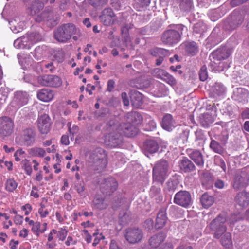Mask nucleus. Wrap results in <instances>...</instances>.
<instances>
[{
	"mask_svg": "<svg viewBox=\"0 0 249 249\" xmlns=\"http://www.w3.org/2000/svg\"><path fill=\"white\" fill-rule=\"evenodd\" d=\"M14 46L17 49H24L27 48V46L26 45H23L21 42V39L18 38L14 41Z\"/></svg>",
	"mask_w": 249,
	"mask_h": 249,
	"instance_id": "60",
	"label": "nucleus"
},
{
	"mask_svg": "<svg viewBox=\"0 0 249 249\" xmlns=\"http://www.w3.org/2000/svg\"><path fill=\"white\" fill-rule=\"evenodd\" d=\"M178 166L182 172H190L195 169L194 163L188 158L184 157L178 161Z\"/></svg>",
	"mask_w": 249,
	"mask_h": 249,
	"instance_id": "19",
	"label": "nucleus"
},
{
	"mask_svg": "<svg viewBox=\"0 0 249 249\" xmlns=\"http://www.w3.org/2000/svg\"><path fill=\"white\" fill-rule=\"evenodd\" d=\"M171 29L164 31L161 39L162 42L167 45H173L178 43L181 39L182 31L187 28L182 24L171 26Z\"/></svg>",
	"mask_w": 249,
	"mask_h": 249,
	"instance_id": "4",
	"label": "nucleus"
},
{
	"mask_svg": "<svg viewBox=\"0 0 249 249\" xmlns=\"http://www.w3.org/2000/svg\"><path fill=\"white\" fill-rule=\"evenodd\" d=\"M21 209L25 211V214L28 215L31 213L32 210V207L30 204H26V205L21 207Z\"/></svg>",
	"mask_w": 249,
	"mask_h": 249,
	"instance_id": "62",
	"label": "nucleus"
},
{
	"mask_svg": "<svg viewBox=\"0 0 249 249\" xmlns=\"http://www.w3.org/2000/svg\"><path fill=\"white\" fill-rule=\"evenodd\" d=\"M150 53L152 56L156 57L166 56L169 54V52L168 50L160 48H155L152 49L150 50Z\"/></svg>",
	"mask_w": 249,
	"mask_h": 249,
	"instance_id": "34",
	"label": "nucleus"
},
{
	"mask_svg": "<svg viewBox=\"0 0 249 249\" xmlns=\"http://www.w3.org/2000/svg\"><path fill=\"white\" fill-rule=\"evenodd\" d=\"M9 23L11 30L14 33H18L23 30L24 23L20 20L18 18L11 20Z\"/></svg>",
	"mask_w": 249,
	"mask_h": 249,
	"instance_id": "27",
	"label": "nucleus"
},
{
	"mask_svg": "<svg viewBox=\"0 0 249 249\" xmlns=\"http://www.w3.org/2000/svg\"><path fill=\"white\" fill-rule=\"evenodd\" d=\"M44 6V3L38 1L34 2L31 6L29 8L30 14L35 15L38 13L40 10L42 9Z\"/></svg>",
	"mask_w": 249,
	"mask_h": 249,
	"instance_id": "36",
	"label": "nucleus"
},
{
	"mask_svg": "<svg viewBox=\"0 0 249 249\" xmlns=\"http://www.w3.org/2000/svg\"><path fill=\"white\" fill-rule=\"evenodd\" d=\"M100 19L105 26H110L114 24L116 20V17L111 8L105 9L100 15Z\"/></svg>",
	"mask_w": 249,
	"mask_h": 249,
	"instance_id": "14",
	"label": "nucleus"
},
{
	"mask_svg": "<svg viewBox=\"0 0 249 249\" xmlns=\"http://www.w3.org/2000/svg\"><path fill=\"white\" fill-rule=\"evenodd\" d=\"M144 146L145 150L150 153H154L159 149L158 144L154 140H149L146 141Z\"/></svg>",
	"mask_w": 249,
	"mask_h": 249,
	"instance_id": "30",
	"label": "nucleus"
},
{
	"mask_svg": "<svg viewBox=\"0 0 249 249\" xmlns=\"http://www.w3.org/2000/svg\"><path fill=\"white\" fill-rule=\"evenodd\" d=\"M89 4L95 8L101 7L107 3L108 0H88Z\"/></svg>",
	"mask_w": 249,
	"mask_h": 249,
	"instance_id": "44",
	"label": "nucleus"
},
{
	"mask_svg": "<svg viewBox=\"0 0 249 249\" xmlns=\"http://www.w3.org/2000/svg\"><path fill=\"white\" fill-rule=\"evenodd\" d=\"M229 138V135L226 131H223L221 133L217 135L216 139L221 142V144L225 145Z\"/></svg>",
	"mask_w": 249,
	"mask_h": 249,
	"instance_id": "49",
	"label": "nucleus"
},
{
	"mask_svg": "<svg viewBox=\"0 0 249 249\" xmlns=\"http://www.w3.org/2000/svg\"><path fill=\"white\" fill-rule=\"evenodd\" d=\"M169 165L165 160H160L153 168V178L154 181L162 183L166 178Z\"/></svg>",
	"mask_w": 249,
	"mask_h": 249,
	"instance_id": "6",
	"label": "nucleus"
},
{
	"mask_svg": "<svg viewBox=\"0 0 249 249\" xmlns=\"http://www.w3.org/2000/svg\"><path fill=\"white\" fill-rule=\"evenodd\" d=\"M111 5L115 10H120L121 3L119 0H111Z\"/></svg>",
	"mask_w": 249,
	"mask_h": 249,
	"instance_id": "64",
	"label": "nucleus"
},
{
	"mask_svg": "<svg viewBox=\"0 0 249 249\" xmlns=\"http://www.w3.org/2000/svg\"><path fill=\"white\" fill-rule=\"evenodd\" d=\"M108 203L102 196H97L93 201V208L95 209L103 210L107 208Z\"/></svg>",
	"mask_w": 249,
	"mask_h": 249,
	"instance_id": "29",
	"label": "nucleus"
},
{
	"mask_svg": "<svg viewBox=\"0 0 249 249\" xmlns=\"http://www.w3.org/2000/svg\"><path fill=\"white\" fill-rule=\"evenodd\" d=\"M36 137V133L34 128H25L20 131L16 136L15 142L21 146H30L35 143Z\"/></svg>",
	"mask_w": 249,
	"mask_h": 249,
	"instance_id": "5",
	"label": "nucleus"
},
{
	"mask_svg": "<svg viewBox=\"0 0 249 249\" xmlns=\"http://www.w3.org/2000/svg\"><path fill=\"white\" fill-rule=\"evenodd\" d=\"M54 57L58 62H62L64 58V53L63 51L62 50H59L57 51L54 54Z\"/></svg>",
	"mask_w": 249,
	"mask_h": 249,
	"instance_id": "59",
	"label": "nucleus"
},
{
	"mask_svg": "<svg viewBox=\"0 0 249 249\" xmlns=\"http://www.w3.org/2000/svg\"><path fill=\"white\" fill-rule=\"evenodd\" d=\"M205 29V25L201 22H198L194 26V31L197 33L201 34Z\"/></svg>",
	"mask_w": 249,
	"mask_h": 249,
	"instance_id": "56",
	"label": "nucleus"
},
{
	"mask_svg": "<svg viewBox=\"0 0 249 249\" xmlns=\"http://www.w3.org/2000/svg\"><path fill=\"white\" fill-rule=\"evenodd\" d=\"M37 97L40 101L48 102L53 98L54 93L49 89H42L37 91Z\"/></svg>",
	"mask_w": 249,
	"mask_h": 249,
	"instance_id": "20",
	"label": "nucleus"
},
{
	"mask_svg": "<svg viewBox=\"0 0 249 249\" xmlns=\"http://www.w3.org/2000/svg\"><path fill=\"white\" fill-rule=\"evenodd\" d=\"M231 54V51L226 47H222L213 51L210 57V67L214 71H222L229 67L230 62L228 60Z\"/></svg>",
	"mask_w": 249,
	"mask_h": 249,
	"instance_id": "2",
	"label": "nucleus"
},
{
	"mask_svg": "<svg viewBox=\"0 0 249 249\" xmlns=\"http://www.w3.org/2000/svg\"><path fill=\"white\" fill-rule=\"evenodd\" d=\"M142 231L136 227L128 228L124 232V236L126 240L131 244H135L142 241L143 238Z\"/></svg>",
	"mask_w": 249,
	"mask_h": 249,
	"instance_id": "8",
	"label": "nucleus"
},
{
	"mask_svg": "<svg viewBox=\"0 0 249 249\" xmlns=\"http://www.w3.org/2000/svg\"><path fill=\"white\" fill-rule=\"evenodd\" d=\"M41 224L39 222H36L32 226V231L34 233H38L40 231Z\"/></svg>",
	"mask_w": 249,
	"mask_h": 249,
	"instance_id": "63",
	"label": "nucleus"
},
{
	"mask_svg": "<svg viewBox=\"0 0 249 249\" xmlns=\"http://www.w3.org/2000/svg\"><path fill=\"white\" fill-rule=\"evenodd\" d=\"M38 81L42 86H50V75H46L39 77Z\"/></svg>",
	"mask_w": 249,
	"mask_h": 249,
	"instance_id": "47",
	"label": "nucleus"
},
{
	"mask_svg": "<svg viewBox=\"0 0 249 249\" xmlns=\"http://www.w3.org/2000/svg\"><path fill=\"white\" fill-rule=\"evenodd\" d=\"M107 129L110 132L106 136L105 142L112 147H116L121 144L122 135L131 137L135 136L138 132V129L130 124H120L114 119L107 122Z\"/></svg>",
	"mask_w": 249,
	"mask_h": 249,
	"instance_id": "1",
	"label": "nucleus"
},
{
	"mask_svg": "<svg viewBox=\"0 0 249 249\" xmlns=\"http://www.w3.org/2000/svg\"><path fill=\"white\" fill-rule=\"evenodd\" d=\"M52 16V14L50 12H43L40 15H38L36 18V21L37 22H40L43 20L49 21L51 20L50 17Z\"/></svg>",
	"mask_w": 249,
	"mask_h": 249,
	"instance_id": "42",
	"label": "nucleus"
},
{
	"mask_svg": "<svg viewBox=\"0 0 249 249\" xmlns=\"http://www.w3.org/2000/svg\"><path fill=\"white\" fill-rule=\"evenodd\" d=\"M18 183L13 178L8 179L5 184V189L9 192H13L17 187Z\"/></svg>",
	"mask_w": 249,
	"mask_h": 249,
	"instance_id": "38",
	"label": "nucleus"
},
{
	"mask_svg": "<svg viewBox=\"0 0 249 249\" xmlns=\"http://www.w3.org/2000/svg\"><path fill=\"white\" fill-rule=\"evenodd\" d=\"M107 164V159L89 161V166L91 169L98 172L103 171L106 167Z\"/></svg>",
	"mask_w": 249,
	"mask_h": 249,
	"instance_id": "24",
	"label": "nucleus"
},
{
	"mask_svg": "<svg viewBox=\"0 0 249 249\" xmlns=\"http://www.w3.org/2000/svg\"><path fill=\"white\" fill-rule=\"evenodd\" d=\"M167 221V217L164 210H160L158 213L156 219L155 228L160 229L163 228Z\"/></svg>",
	"mask_w": 249,
	"mask_h": 249,
	"instance_id": "22",
	"label": "nucleus"
},
{
	"mask_svg": "<svg viewBox=\"0 0 249 249\" xmlns=\"http://www.w3.org/2000/svg\"><path fill=\"white\" fill-rule=\"evenodd\" d=\"M37 126L41 133H48L50 129V118L47 114H43L37 119Z\"/></svg>",
	"mask_w": 249,
	"mask_h": 249,
	"instance_id": "17",
	"label": "nucleus"
},
{
	"mask_svg": "<svg viewBox=\"0 0 249 249\" xmlns=\"http://www.w3.org/2000/svg\"><path fill=\"white\" fill-rule=\"evenodd\" d=\"M243 21V18L238 12H232L229 17L227 21L229 27H226L228 30L235 29L238 26L241 25Z\"/></svg>",
	"mask_w": 249,
	"mask_h": 249,
	"instance_id": "15",
	"label": "nucleus"
},
{
	"mask_svg": "<svg viewBox=\"0 0 249 249\" xmlns=\"http://www.w3.org/2000/svg\"><path fill=\"white\" fill-rule=\"evenodd\" d=\"M186 52L190 55H194L198 52V47L195 42H187L185 44Z\"/></svg>",
	"mask_w": 249,
	"mask_h": 249,
	"instance_id": "31",
	"label": "nucleus"
},
{
	"mask_svg": "<svg viewBox=\"0 0 249 249\" xmlns=\"http://www.w3.org/2000/svg\"><path fill=\"white\" fill-rule=\"evenodd\" d=\"M19 39H21V42L23 45H26V46H27L26 49H29L31 48V45L27 36H22L21 37L19 38Z\"/></svg>",
	"mask_w": 249,
	"mask_h": 249,
	"instance_id": "61",
	"label": "nucleus"
},
{
	"mask_svg": "<svg viewBox=\"0 0 249 249\" xmlns=\"http://www.w3.org/2000/svg\"><path fill=\"white\" fill-rule=\"evenodd\" d=\"M162 80L171 86H174L176 84V80L174 77L167 72Z\"/></svg>",
	"mask_w": 249,
	"mask_h": 249,
	"instance_id": "48",
	"label": "nucleus"
},
{
	"mask_svg": "<svg viewBox=\"0 0 249 249\" xmlns=\"http://www.w3.org/2000/svg\"><path fill=\"white\" fill-rule=\"evenodd\" d=\"M29 154L32 157H43L45 154V150L40 147H34L28 149Z\"/></svg>",
	"mask_w": 249,
	"mask_h": 249,
	"instance_id": "33",
	"label": "nucleus"
},
{
	"mask_svg": "<svg viewBox=\"0 0 249 249\" xmlns=\"http://www.w3.org/2000/svg\"><path fill=\"white\" fill-rule=\"evenodd\" d=\"M165 238V236L163 233H159L153 236L149 240L150 246L154 249L158 247L164 241Z\"/></svg>",
	"mask_w": 249,
	"mask_h": 249,
	"instance_id": "28",
	"label": "nucleus"
},
{
	"mask_svg": "<svg viewBox=\"0 0 249 249\" xmlns=\"http://www.w3.org/2000/svg\"><path fill=\"white\" fill-rule=\"evenodd\" d=\"M74 187L77 192L81 196H83L84 195V192L85 191V188L84 186V184L83 182L81 181L75 183Z\"/></svg>",
	"mask_w": 249,
	"mask_h": 249,
	"instance_id": "52",
	"label": "nucleus"
},
{
	"mask_svg": "<svg viewBox=\"0 0 249 249\" xmlns=\"http://www.w3.org/2000/svg\"><path fill=\"white\" fill-rule=\"evenodd\" d=\"M118 187L116 180L113 178L103 179L100 183V188L101 192L106 195H110Z\"/></svg>",
	"mask_w": 249,
	"mask_h": 249,
	"instance_id": "11",
	"label": "nucleus"
},
{
	"mask_svg": "<svg viewBox=\"0 0 249 249\" xmlns=\"http://www.w3.org/2000/svg\"><path fill=\"white\" fill-rule=\"evenodd\" d=\"M22 163L25 173L28 175H31L32 173V167L29 160L25 159L22 161Z\"/></svg>",
	"mask_w": 249,
	"mask_h": 249,
	"instance_id": "46",
	"label": "nucleus"
},
{
	"mask_svg": "<svg viewBox=\"0 0 249 249\" xmlns=\"http://www.w3.org/2000/svg\"><path fill=\"white\" fill-rule=\"evenodd\" d=\"M68 233V231L65 228H60L58 231V236L59 240L64 241Z\"/></svg>",
	"mask_w": 249,
	"mask_h": 249,
	"instance_id": "58",
	"label": "nucleus"
},
{
	"mask_svg": "<svg viewBox=\"0 0 249 249\" xmlns=\"http://www.w3.org/2000/svg\"><path fill=\"white\" fill-rule=\"evenodd\" d=\"M188 156L195 162L200 166L204 165V160L201 153L197 150L192 149H188L186 151Z\"/></svg>",
	"mask_w": 249,
	"mask_h": 249,
	"instance_id": "18",
	"label": "nucleus"
},
{
	"mask_svg": "<svg viewBox=\"0 0 249 249\" xmlns=\"http://www.w3.org/2000/svg\"><path fill=\"white\" fill-rule=\"evenodd\" d=\"M175 126V122L173 119L172 116L170 114L165 115L162 119V127L168 131L172 130Z\"/></svg>",
	"mask_w": 249,
	"mask_h": 249,
	"instance_id": "23",
	"label": "nucleus"
},
{
	"mask_svg": "<svg viewBox=\"0 0 249 249\" xmlns=\"http://www.w3.org/2000/svg\"><path fill=\"white\" fill-rule=\"evenodd\" d=\"M179 6L182 10L188 11L191 9L192 2L190 0H181Z\"/></svg>",
	"mask_w": 249,
	"mask_h": 249,
	"instance_id": "45",
	"label": "nucleus"
},
{
	"mask_svg": "<svg viewBox=\"0 0 249 249\" xmlns=\"http://www.w3.org/2000/svg\"><path fill=\"white\" fill-rule=\"evenodd\" d=\"M249 183V173L244 170L238 171L234 178L232 186L234 189L239 190L246 186Z\"/></svg>",
	"mask_w": 249,
	"mask_h": 249,
	"instance_id": "9",
	"label": "nucleus"
},
{
	"mask_svg": "<svg viewBox=\"0 0 249 249\" xmlns=\"http://www.w3.org/2000/svg\"><path fill=\"white\" fill-rule=\"evenodd\" d=\"M199 75L200 80L204 81L207 79L208 76L207 67L205 65L203 66L201 68L199 71Z\"/></svg>",
	"mask_w": 249,
	"mask_h": 249,
	"instance_id": "54",
	"label": "nucleus"
},
{
	"mask_svg": "<svg viewBox=\"0 0 249 249\" xmlns=\"http://www.w3.org/2000/svg\"><path fill=\"white\" fill-rule=\"evenodd\" d=\"M31 45L41 40L42 36L38 33H32L27 35Z\"/></svg>",
	"mask_w": 249,
	"mask_h": 249,
	"instance_id": "41",
	"label": "nucleus"
},
{
	"mask_svg": "<svg viewBox=\"0 0 249 249\" xmlns=\"http://www.w3.org/2000/svg\"><path fill=\"white\" fill-rule=\"evenodd\" d=\"M226 217L221 215H219L211 221L208 227L212 231L214 232L213 234L214 238H220L223 234L226 231Z\"/></svg>",
	"mask_w": 249,
	"mask_h": 249,
	"instance_id": "7",
	"label": "nucleus"
},
{
	"mask_svg": "<svg viewBox=\"0 0 249 249\" xmlns=\"http://www.w3.org/2000/svg\"><path fill=\"white\" fill-rule=\"evenodd\" d=\"M19 55H18V57L19 60V62L22 66L23 69H27L30 68L32 65L33 61L31 57H25L23 59L19 58Z\"/></svg>",
	"mask_w": 249,
	"mask_h": 249,
	"instance_id": "37",
	"label": "nucleus"
},
{
	"mask_svg": "<svg viewBox=\"0 0 249 249\" xmlns=\"http://www.w3.org/2000/svg\"><path fill=\"white\" fill-rule=\"evenodd\" d=\"M213 91L214 94L220 95L226 91V88L221 83H216L213 88Z\"/></svg>",
	"mask_w": 249,
	"mask_h": 249,
	"instance_id": "40",
	"label": "nucleus"
},
{
	"mask_svg": "<svg viewBox=\"0 0 249 249\" xmlns=\"http://www.w3.org/2000/svg\"><path fill=\"white\" fill-rule=\"evenodd\" d=\"M249 97V91L247 89L242 88H238L235 89L232 96L233 100L241 104L248 103Z\"/></svg>",
	"mask_w": 249,
	"mask_h": 249,
	"instance_id": "16",
	"label": "nucleus"
},
{
	"mask_svg": "<svg viewBox=\"0 0 249 249\" xmlns=\"http://www.w3.org/2000/svg\"><path fill=\"white\" fill-rule=\"evenodd\" d=\"M50 87H57L62 84L60 77L54 75H50Z\"/></svg>",
	"mask_w": 249,
	"mask_h": 249,
	"instance_id": "43",
	"label": "nucleus"
},
{
	"mask_svg": "<svg viewBox=\"0 0 249 249\" xmlns=\"http://www.w3.org/2000/svg\"><path fill=\"white\" fill-rule=\"evenodd\" d=\"M178 183L176 180L170 179L167 183V189L169 191H174L176 189Z\"/></svg>",
	"mask_w": 249,
	"mask_h": 249,
	"instance_id": "57",
	"label": "nucleus"
},
{
	"mask_svg": "<svg viewBox=\"0 0 249 249\" xmlns=\"http://www.w3.org/2000/svg\"><path fill=\"white\" fill-rule=\"evenodd\" d=\"M221 243L224 246L231 245L232 243L231 234L226 231L220 237Z\"/></svg>",
	"mask_w": 249,
	"mask_h": 249,
	"instance_id": "39",
	"label": "nucleus"
},
{
	"mask_svg": "<svg viewBox=\"0 0 249 249\" xmlns=\"http://www.w3.org/2000/svg\"><path fill=\"white\" fill-rule=\"evenodd\" d=\"M14 121L9 117L0 118V134L3 137L11 135L13 132Z\"/></svg>",
	"mask_w": 249,
	"mask_h": 249,
	"instance_id": "10",
	"label": "nucleus"
},
{
	"mask_svg": "<svg viewBox=\"0 0 249 249\" xmlns=\"http://www.w3.org/2000/svg\"><path fill=\"white\" fill-rule=\"evenodd\" d=\"M191 196L189 192L180 191L177 193L174 198V202L184 207H187L191 205Z\"/></svg>",
	"mask_w": 249,
	"mask_h": 249,
	"instance_id": "13",
	"label": "nucleus"
},
{
	"mask_svg": "<svg viewBox=\"0 0 249 249\" xmlns=\"http://www.w3.org/2000/svg\"><path fill=\"white\" fill-rule=\"evenodd\" d=\"M80 36V30L71 23L64 24L58 26L54 31L55 39L59 42L66 43L72 37L74 40Z\"/></svg>",
	"mask_w": 249,
	"mask_h": 249,
	"instance_id": "3",
	"label": "nucleus"
},
{
	"mask_svg": "<svg viewBox=\"0 0 249 249\" xmlns=\"http://www.w3.org/2000/svg\"><path fill=\"white\" fill-rule=\"evenodd\" d=\"M235 200L237 204L245 208L249 204V193L245 191L240 192L237 194Z\"/></svg>",
	"mask_w": 249,
	"mask_h": 249,
	"instance_id": "21",
	"label": "nucleus"
},
{
	"mask_svg": "<svg viewBox=\"0 0 249 249\" xmlns=\"http://www.w3.org/2000/svg\"><path fill=\"white\" fill-rule=\"evenodd\" d=\"M210 148L215 153L221 154L223 153L224 149L218 142L214 140H212L210 144Z\"/></svg>",
	"mask_w": 249,
	"mask_h": 249,
	"instance_id": "35",
	"label": "nucleus"
},
{
	"mask_svg": "<svg viewBox=\"0 0 249 249\" xmlns=\"http://www.w3.org/2000/svg\"><path fill=\"white\" fill-rule=\"evenodd\" d=\"M130 99L132 106L135 108L139 107L143 103L142 94L137 91L131 92Z\"/></svg>",
	"mask_w": 249,
	"mask_h": 249,
	"instance_id": "25",
	"label": "nucleus"
},
{
	"mask_svg": "<svg viewBox=\"0 0 249 249\" xmlns=\"http://www.w3.org/2000/svg\"><path fill=\"white\" fill-rule=\"evenodd\" d=\"M29 97V95L26 92L21 91L15 92L11 105L15 109H18L28 103Z\"/></svg>",
	"mask_w": 249,
	"mask_h": 249,
	"instance_id": "12",
	"label": "nucleus"
},
{
	"mask_svg": "<svg viewBox=\"0 0 249 249\" xmlns=\"http://www.w3.org/2000/svg\"><path fill=\"white\" fill-rule=\"evenodd\" d=\"M103 159H107V156L105 150L101 148H97L92 152L89 159V161L103 160Z\"/></svg>",
	"mask_w": 249,
	"mask_h": 249,
	"instance_id": "26",
	"label": "nucleus"
},
{
	"mask_svg": "<svg viewBox=\"0 0 249 249\" xmlns=\"http://www.w3.org/2000/svg\"><path fill=\"white\" fill-rule=\"evenodd\" d=\"M166 73V71H165L159 68L154 69L153 72L155 77L161 79V80Z\"/></svg>",
	"mask_w": 249,
	"mask_h": 249,
	"instance_id": "55",
	"label": "nucleus"
},
{
	"mask_svg": "<svg viewBox=\"0 0 249 249\" xmlns=\"http://www.w3.org/2000/svg\"><path fill=\"white\" fill-rule=\"evenodd\" d=\"M8 89L1 88L0 89V104H3L5 103L8 97Z\"/></svg>",
	"mask_w": 249,
	"mask_h": 249,
	"instance_id": "50",
	"label": "nucleus"
},
{
	"mask_svg": "<svg viewBox=\"0 0 249 249\" xmlns=\"http://www.w3.org/2000/svg\"><path fill=\"white\" fill-rule=\"evenodd\" d=\"M200 201L203 207L208 208L213 203L214 199L213 196L209 195L207 193H204L202 196Z\"/></svg>",
	"mask_w": 249,
	"mask_h": 249,
	"instance_id": "32",
	"label": "nucleus"
},
{
	"mask_svg": "<svg viewBox=\"0 0 249 249\" xmlns=\"http://www.w3.org/2000/svg\"><path fill=\"white\" fill-rule=\"evenodd\" d=\"M95 115L98 119L107 117L109 115V110L107 108L103 109L101 111H96L95 112Z\"/></svg>",
	"mask_w": 249,
	"mask_h": 249,
	"instance_id": "53",
	"label": "nucleus"
},
{
	"mask_svg": "<svg viewBox=\"0 0 249 249\" xmlns=\"http://www.w3.org/2000/svg\"><path fill=\"white\" fill-rule=\"evenodd\" d=\"M40 208L38 209V212L41 218L46 217L49 213V210L46 208L45 204L41 203L40 204Z\"/></svg>",
	"mask_w": 249,
	"mask_h": 249,
	"instance_id": "51",
	"label": "nucleus"
}]
</instances>
